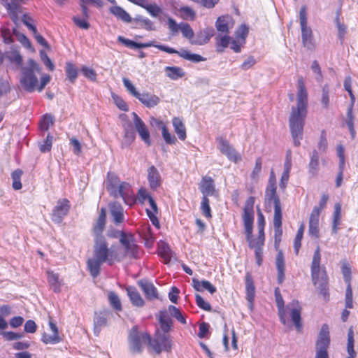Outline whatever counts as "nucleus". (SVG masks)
I'll use <instances>...</instances> for the list:
<instances>
[{
  "mask_svg": "<svg viewBox=\"0 0 358 358\" xmlns=\"http://www.w3.org/2000/svg\"><path fill=\"white\" fill-rule=\"evenodd\" d=\"M308 92L302 77L297 81L296 106L292 108L289 118L290 132L294 145L296 147L301 144L303 138V127L307 115Z\"/></svg>",
  "mask_w": 358,
  "mask_h": 358,
  "instance_id": "f257e3e1",
  "label": "nucleus"
},
{
  "mask_svg": "<svg viewBox=\"0 0 358 358\" xmlns=\"http://www.w3.org/2000/svg\"><path fill=\"white\" fill-rule=\"evenodd\" d=\"M122 259L123 255L120 254L118 246H109L106 238H98L94 241L93 257L87 260V267L91 275L96 278L99 275L101 266L103 263L112 265Z\"/></svg>",
  "mask_w": 358,
  "mask_h": 358,
  "instance_id": "f03ea898",
  "label": "nucleus"
},
{
  "mask_svg": "<svg viewBox=\"0 0 358 358\" xmlns=\"http://www.w3.org/2000/svg\"><path fill=\"white\" fill-rule=\"evenodd\" d=\"M254 204L255 198L253 196H250L245 203L243 220L244 224L245 238L250 248L254 250L263 249V245L265 241L264 233L258 232L257 238H252Z\"/></svg>",
  "mask_w": 358,
  "mask_h": 358,
  "instance_id": "7ed1b4c3",
  "label": "nucleus"
},
{
  "mask_svg": "<svg viewBox=\"0 0 358 358\" xmlns=\"http://www.w3.org/2000/svg\"><path fill=\"white\" fill-rule=\"evenodd\" d=\"M117 41L120 43H122L125 46L130 48L131 49H136V48H148V47H155L157 49L166 52L167 53L170 54H177L180 57H181L183 59H185L188 61H191L193 62H200L206 61V58L202 57L200 55L194 54L190 52L189 50H181L180 51H178L172 48L160 45V44H155L154 42H148V43H136L131 40L125 38L124 37L122 36H119L117 37Z\"/></svg>",
  "mask_w": 358,
  "mask_h": 358,
  "instance_id": "20e7f679",
  "label": "nucleus"
},
{
  "mask_svg": "<svg viewBox=\"0 0 358 358\" xmlns=\"http://www.w3.org/2000/svg\"><path fill=\"white\" fill-rule=\"evenodd\" d=\"M274 294L276 305L278 309V315L281 322L283 324H286L287 321V310H288L295 328L298 331H300L302 329V324L301 322V313L302 308L299 304V302L296 300H293L290 303L285 307L284 300L278 287L275 289Z\"/></svg>",
  "mask_w": 358,
  "mask_h": 358,
  "instance_id": "39448f33",
  "label": "nucleus"
},
{
  "mask_svg": "<svg viewBox=\"0 0 358 358\" xmlns=\"http://www.w3.org/2000/svg\"><path fill=\"white\" fill-rule=\"evenodd\" d=\"M41 68L34 59L28 60L27 66L22 68V76L20 83L28 92H33L38 86V78L36 73H40Z\"/></svg>",
  "mask_w": 358,
  "mask_h": 358,
  "instance_id": "423d86ee",
  "label": "nucleus"
},
{
  "mask_svg": "<svg viewBox=\"0 0 358 358\" xmlns=\"http://www.w3.org/2000/svg\"><path fill=\"white\" fill-rule=\"evenodd\" d=\"M320 249L318 246L313 255L311 264V277L313 282L321 290L324 291L328 283V276L324 268L320 266Z\"/></svg>",
  "mask_w": 358,
  "mask_h": 358,
  "instance_id": "0eeeda50",
  "label": "nucleus"
},
{
  "mask_svg": "<svg viewBox=\"0 0 358 358\" xmlns=\"http://www.w3.org/2000/svg\"><path fill=\"white\" fill-rule=\"evenodd\" d=\"M129 349L132 354H140L144 347L150 345V336L144 332H140L133 327L129 334Z\"/></svg>",
  "mask_w": 358,
  "mask_h": 358,
  "instance_id": "6e6552de",
  "label": "nucleus"
},
{
  "mask_svg": "<svg viewBox=\"0 0 358 358\" xmlns=\"http://www.w3.org/2000/svg\"><path fill=\"white\" fill-rule=\"evenodd\" d=\"M299 22L301 30V40L303 46L308 50L314 49V38L311 28L308 26V17L306 6H303L300 8Z\"/></svg>",
  "mask_w": 358,
  "mask_h": 358,
  "instance_id": "1a4fd4ad",
  "label": "nucleus"
},
{
  "mask_svg": "<svg viewBox=\"0 0 358 358\" xmlns=\"http://www.w3.org/2000/svg\"><path fill=\"white\" fill-rule=\"evenodd\" d=\"M330 344L329 327L323 324L316 342L315 358H329L327 349Z\"/></svg>",
  "mask_w": 358,
  "mask_h": 358,
  "instance_id": "9d476101",
  "label": "nucleus"
},
{
  "mask_svg": "<svg viewBox=\"0 0 358 358\" xmlns=\"http://www.w3.org/2000/svg\"><path fill=\"white\" fill-rule=\"evenodd\" d=\"M167 332L157 331L153 339L150 338V346L157 354L163 351L169 352L171 349L172 342Z\"/></svg>",
  "mask_w": 358,
  "mask_h": 358,
  "instance_id": "9b49d317",
  "label": "nucleus"
},
{
  "mask_svg": "<svg viewBox=\"0 0 358 358\" xmlns=\"http://www.w3.org/2000/svg\"><path fill=\"white\" fill-rule=\"evenodd\" d=\"M167 25L173 35L180 31L182 36L189 41L190 43L191 41L194 39V31L189 24L185 22H180L178 24L174 19L169 17L167 20Z\"/></svg>",
  "mask_w": 358,
  "mask_h": 358,
  "instance_id": "f8f14e48",
  "label": "nucleus"
},
{
  "mask_svg": "<svg viewBox=\"0 0 358 358\" xmlns=\"http://www.w3.org/2000/svg\"><path fill=\"white\" fill-rule=\"evenodd\" d=\"M217 148L222 154L224 155L229 160L237 164L242 160L241 155L234 149L229 142L222 137L216 139Z\"/></svg>",
  "mask_w": 358,
  "mask_h": 358,
  "instance_id": "ddd939ff",
  "label": "nucleus"
},
{
  "mask_svg": "<svg viewBox=\"0 0 358 358\" xmlns=\"http://www.w3.org/2000/svg\"><path fill=\"white\" fill-rule=\"evenodd\" d=\"M120 241L121 244L124 246L125 252L124 254L121 253L123 255V258L125 256H128L131 258H138L139 255L138 247L135 243V241L133 238V236L131 235H127L124 232H120Z\"/></svg>",
  "mask_w": 358,
  "mask_h": 358,
  "instance_id": "4468645a",
  "label": "nucleus"
},
{
  "mask_svg": "<svg viewBox=\"0 0 358 358\" xmlns=\"http://www.w3.org/2000/svg\"><path fill=\"white\" fill-rule=\"evenodd\" d=\"M276 186L267 185L265 191V203L269 207L273 205L274 215L282 214L280 198L276 193Z\"/></svg>",
  "mask_w": 358,
  "mask_h": 358,
  "instance_id": "2eb2a0df",
  "label": "nucleus"
},
{
  "mask_svg": "<svg viewBox=\"0 0 358 358\" xmlns=\"http://www.w3.org/2000/svg\"><path fill=\"white\" fill-rule=\"evenodd\" d=\"M70 209L69 201L66 199H59L51 214L52 220L55 223H61Z\"/></svg>",
  "mask_w": 358,
  "mask_h": 358,
  "instance_id": "dca6fc26",
  "label": "nucleus"
},
{
  "mask_svg": "<svg viewBox=\"0 0 358 358\" xmlns=\"http://www.w3.org/2000/svg\"><path fill=\"white\" fill-rule=\"evenodd\" d=\"M132 115L134 117V127L136 131H138L140 137L145 142V143L150 145L151 144L150 138V132L145 124L135 112L132 113Z\"/></svg>",
  "mask_w": 358,
  "mask_h": 358,
  "instance_id": "f3484780",
  "label": "nucleus"
},
{
  "mask_svg": "<svg viewBox=\"0 0 358 358\" xmlns=\"http://www.w3.org/2000/svg\"><path fill=\"white\" fill-rule=\"evenodd\" d=\"M48 324L52 332L51 334L43 333L41 341L45 344H57L62 341L59 335L58 328L52 318L49 319Z\"/></svg>",
  "mask_w": 358,
  "mask_h": 358,
  "instance_id": "a211bd4d",
  "label": "nucleus"
},
{
  "mask_svg": "<svg viewBox=\"0 0 358 358\" xmlns=\"http://www.w3.org/2000/svg\"><path fill=\"white\" fill-rule=\"evenodd\" d=\"M118 192L115 194V196H117V194L120 196L125 203L128 205H132L134 203V194L131 189V185L127 182H122L117 185Z\"/></svg>",
  "mask_w": 358,
  "mask_h": 358,
  "instance_id": "6ab92c4d",
  "label": "nucleus"
},
{
  "mask_svg": "<svg viewBox=\"0 0 358 358\" xmlns=\"http://www.w3.org/2000/svg\"><path fill=\"white\" fill-rule=\"evenodd\" d=\"M106 209L102 208L100 210L99 217L94 223L92 229V235L94 236V241L98 238H105L102 233L104 230L106 225Z\"/></svg>",
  "mask_w": 358,
  "mask_h": 358,
  "instance_id": "aec40b11",
  "label": "nucleus"
},
{
  "mask_svg": "<svg viewBox=\"0 0 358 358\" xmlns=\"http://www.w3.org/2000/svg\"><path fill=\"white\" fill-rule=\"evenodd\" d=\"M234 22L229 15H222L217 18L215 22L217 30L222 34H228L229 30L233 28Z\"/></svg>",
  "mask_w": 358,
  "mask_h": 358,
  "instance_id": "412c9836",
  "label": "nucleus"
},
{
  "mask_svg": "<svg viewBox=\"0 0 358 358\" xmlns=\"http://www.w3.org/2000/svg\"><path fill=\"white\" fill-rule=\"evenodd\" d=\"M213 35L214 29L212 27H207L204 29L200 30L196 34V38L191 41V44L197 45L206 44Z\"/></svg>",
  "mask_w": 358,
  "mask_h": 358,
  "instance_id": "4be33fe9",
  "label": "nucleus"
},
{
  "mask_svg": "<svg viewBox=\"0 0 358 358\" xmlns=\"http://www.w3.org/2000/svg\"><path fill=\"white\" fill-rule=\"evenodd\" d=\"M109 210L113 222L115 224H120L124 222V209L120 203L117 202L110 203L109 204Z\"/></svg>",
  "mask_w": 358,
  "mask_h": 358,
  "instance_id": "5701e85b",
  "label": "nucleus"
},
{
  "mask_svg": "<svg viewBox=\"0 0 358 358\" xmlns=\"http://www.w3.org/2000/svg\"><path fill=\"white\" fill-rule=\"evenodd\" d=\"M199 189L203 194V196L214 195L215 192V187L214 180L211 177H203L199 185Z\"/></svg>",
  "mask_w": 358,
  "mask_h": 358,
  "instance_id": "b1692460",
  "label": "nucleus"
},
{
  "mask_svg": "<svg viewBox=\"0 0 358 358\" xmlns=\"http://www.w3.org/2000/svg\"><path fill=\"white\" fill-rule=\"evenodd\" d=\"M308 173L315 177L320 171V155L316 150L312 151L310 154V161L308 165Z\"/></svg>",
  "mask_w": 358,
  "mask_h": 358,
  "instance_id": "393cba45",
  "label": "nucleus"
},
{
  "mask_svg": "<svg viewBox=\"0 0 358 358\" xmlns=\"http://www.w3.org/2000/svg\"><path fill=\"white\" fill-rule=\"evenodd\" d=\"M148 180L152 189H156L161 185V176L154 166H151L148 169Z\"/></svg>",
  "mask_w": 358,
  "mask_h": 358,
  "instance_id": "a878e982",
  "label": "nucleus"
},
{
  "mask_svg": "<svg viewBox=\"0 0 358 358\" xmlns=\"http://www.w3.org/2000/svg\"><path fill=\"white\" fill-rule=\"evenodd\" d=\"M138 285L141 287L145 296L148 299H154L157 298V291L154 285L147 280H140Z\"/></svg>",
  "mask_w": 358,
  "mask_h": 358,
  "instance_id": "bb28decb",
  "label": "nucleus"
},
{
  "mask_svg": "<svg viewBox=\"0 0 358 358\" xmlns=\"http://www.w3.org/2000/svg\"><path fill=\"white\" fill-rule=\"evenodd\" d=\"M158 320L160 323V327L164 332H169L171 329L172 321L169 316V309L162 310L157 315Z\"/></svg>",
  "mask_w": 358,
  "mask_h": 358,
  "instance_id": "cd10ccee",
  "label": "nucleus"
},
{
  "mask_svg": "<svg viewBox=\"0 0 358 358\" xmlns=\"http://www.w3.org/2000/svg\"><path fill=\"white\" fill-rule=\"evenodd\" d=\"M275 266L278 271L277 280L279 284H282L285 278V259L282 251H279L275 259Z\"/></svg>",
  "mask_w": 358,
  "mask_h": 358,
  "instance_id": "c85d7f7f",
  "label": "nucleus"
},
{
  "mask_svg": "<svg viewBox=\"0 0 358 358\" xmlns=\"http://www.w3.org/2000/svg\"><path fill=\"white\" fill-rule=\"evenodd\" d=\"M137 99L148 108H153L160 101L159 97L148 93H140Z\"/></svg>",
  "mask_w": 358,
  "mask_h": 358,
  "instance_id": "c756f323",
  "label": "nucleus"
},
{
  "mask_svg": "<svg viewBox=\"0 0 358 358\" xmlns=\"http://www.w3.org/2000/svg\"><path fill=\"white\" fill-rule=\"evenodd\" d=\"M245 289H246V298L249 302L250 308L252 307V302L255 298V288L252 278L250 273H247L245 276Z\"/></svg>",
  "mask_w": 358,
  "mask_h": 358,
  "instance_id": "7c9ffc66",
  "label": "nucleus"
},
{
  "mask_svg": "<svg viewBox=\"0 0 358 358\" xmlns=\"http://www.w3.org/2000/svg\"><path fill=\"white\" fill-rule=\"evenodd\" d=\"M273 226H274V238L275 246L277 248L281 241L282 234V214L274 215L273 217Z\"/></svg>",
  "mask_w": 358,
  "mask_h": 358,
  "instance_id": "2f4dec72",
  "label": "nucleus"
},
{
  "mask_svg": "<svg viewBox=\"0 0 358 358\" xmlns=\"http://www.w3.org/2000/svg\"><path fill=\"white\" fill-rule=\"evenodd\" d=\"M48 281L50 288L55 292H59L61 287L62 285V280L59 279V276L57 273H54L52 271H47Z\"/></svg>",
  "mask_w": 358,
  "mask_h": 358,
  "instance_id": "473e14b6",
  "label": "nucleus"
},
{
  "mask_svg": "<svg viewBox=\"0 0 358 358\" xmlns=\"http://www.w3.org/2000/svg\"><path fill=\"white\" fill-rule=\"evenodd\" d=\"M192 285L194 288L198 292H203L206 289L213 294L216 292L217 290L214 285H213L209 281L205 280L199 281V280L194 278L192 280Z\"/></svg>",
  "mask_w": 358,
  "mask_h": 358,
  "instance_id": "72a5a7b5",
  "label": "nucleus"
},
{
  "mask_svg": "<svg viewBox=\"0 0 358 358\" xmlns=\"http://www.w3.org/2000/svg\"><path fill=\"white\" fill-rule=\"evenodd\" d=\"M127 292L129 299L134 306L137 307H142L144 306V300L135 287H128L127 288Z\"/></svg>",
  "mask_w": 358,
  "mask_h": 358,
  "instance_id": "f704fd0d",
  "label": "nucleus"
},
{
  "mask_svg": "<svg viewBox=\"0 0 358 358\" xmlns=\"http://www.w3.org/2000/svg\"><path fill=\"white\" fill-rule=\"evenodd\" d=\"M107 325V317L103 313H96L94 318V333L98 336L103 327Z\"/></svg>",
  "mask_w": 358,
  "mask_h": 358,
  "instance_id": "c9c22d12",
  "label": "nucleus"
},
{
  "mask_svg": "<svg viewBox=\"0 0 358 358\" xmlns=\"http://www.w3.org/2000/svg\"><path fill=\"white\" fill-rule=\"evenodd\" d=\"M341 220V205L336 203L334 205V211L332 220V234H336L339 230V226Z\"/></svg>",
  "mask_w": 358,
  "mask_h": 358,
  "instance_id": "e433bc0d",
  "label": "nucleus"
},
{
  "mask_svg": "<svg viewBox=\"0 0 358 358\" xmlns=\"http://www.w3.org/2000/svg\"><path fill=\"white\" fill-rule=\"evenodd\" d=\"M164 71L166 76L173 80H176L185 76L183 69L178 66H166Z\"/></svg>",
  "mask_w": 358,
  "mask_h": 358,
  "instance_id": "4c0bfd02",
  "label": "nucleus"
},
{
  "mask_svg": "<svg viewBox=\"0 0 358 358\" xmlns=\"http://www.w3.org/2000/svg\"><path fill=\"white\" fill-rule=\"evenodd\" d=\"M141 7L143 8L147 12L153 17H158L162 13V9L155 3H148L146 0H144Z\"/></svg>",
  "mask_w": 358,
  "mask_h": 358,
  "instance_id": "58836bf2",
  "label": "nucleus"
},
{
  "mask_svg": "<svg viewBox=\"0 0 358 358\" xmlns=\"http://www.w3.org/2000/svg\"><path fill=\"white\" fill-rule=\"evenodd\" d=\"M216 45L217 52H222L224 50L227 48L231 41V37L228 34H224L222 35L219 34L216 38Z\"/></svg>",
  "mask_w": 358,
  "mask_h": 358,
  "instance_id": "ea45409f",
  "label": "nucleus"
},
{
  "mask_svg": "<svg viewBox=\"0 0 358 358\" xmlns=\"http://www.w3.org/2000/svg\"><path fill=\"white\" fill-rule=\"evenodd\" d=\"M172 122L174 130L178 134V138L184 141L186 138V130L182 120L179 117H174Z\"/></svg>",
  "mask_w": 358,
  "mask_h": 358,
  "instance_id": "a19ab883",
  "label": "nucleus"
},
{
  "mask_svg": "<svg viewBox=\"0 0 358 358\" xmlns=\"http://www.w3.org/2000/svg\"><path fill=\"white\" fill-rule=\"evenodd\" d=\"M110 12L117 18L120 19L124 22L129 23L131 21V17L129 14L120 6H113L110 8Z\"/></svg>",
  "mask_w": 358,
  "mask_h": 358,
  "instance_id": "79ce46f5",
  "label": "nucleus"
},
{
  "mask_svg": "<svg viewBox=\"0 0 358 358\" xmlns=\"http://www.w3.org/2000/svg\"><path fill=\"white\" fill-rule=\"evenodd\" d=\"M5 7L12 16L13 20H15L18 13L20 12V6L18 1L11 0L10 3H6Z\"/></svg>",
  "mask_w": 358,
  "mask_h": 358,
  "instance_id": "37998d69",
  "label": "nucleus"
},
{
  "mask_svg": "<svg viewBox=\"0 0 358 358\" xmlns=\"http://www.w3.org/2000/svg\"><path fill=\"white\" fill-rule=\"evenodd\" d=\"M134 21L137 24L148 31L155 30L153 22L148 17L138 15L134 18Z\"/></svg>",
  "mask_w": 358,
  "mask_h": 358,
  "instance_id": "c03bdc74",
  "label": "nucleus"
},
{
  "mask_svg": "<svg viewBox=\"0 0 358 358\" xmlns=\"http://www.w3.org/2000/svg\"><path fill=\"white\" fill-rule=\"evenodd\" d=\"M66 73L68 80L71 83H75L78 75L77 67L71 62H66Z\"/></svg>",
  "mask_w": 358,
  "mask_h": 358,
  "instance_id": "a18cd8bd",
  "label": "nucleus"
},
{
  "mask_svg": "<svg viewBox=\"0 0 358 358\" xmlns=\"http://www.w3.org/2000/svg\"><path fill=\"white\" fill-rule=\"evenodd\" d=\"M5 57L10 62L15 64L17 66H20L22 64V57L16 50L12 49L6 52Z\"/></svg>",
  "mask_w": 358,
  "mask_h": 358,
  "instance_id": "49530a36",
  "label": "nucleus"
},
{
  "mask_svg": "<svg viewBox=\"0 0 358 358\" xmlns=\"http://www.w3.org/2000/svg\"><path fill=\"white\" fill-rule=\"evenodd\" d=\"M108 299L109 301V303L110 306L117 311L122 310V304L120 299L118 296V295L113 292L110 291L108 294Z\"/></svg>",
  "mask_w": 358,
  "mask_h": 358,
  "instance_id": "de8ad7c7",
  "label": "nucleus"
},
{
  "mask_svg": "<svg viewBox=\"0 0 358 358\" xmlns=\"http://www.w3.org/2000/svg\"><path fill=\"white\" fill-rule=\"evenodd\" d=\"M22 171L20 169L15 170L12 174L11 178L13 180L12 187L15 190H19L22 188L21 177L22 176Z\"/></svg>",
  "mask_w": 358,
  "mask_h": 358,
  "instance_id": "09e8293b",
  "label": "nucleus"
},
{
  "mask_svg": "<svg viewBox=\"0 0 358 358\" xmlns=\"http://www.w3.org/2000/svg\"><path fill=\"white\" fill-rule=\"evenodd\" d=\"M180 17L185 20H193L195 17V12L188 6H182L179 9Z\"/></svg>",
  "mask_w": 358,
  "mask_h": 358,
  "instance_id": "8fccbe9b",
  "label": "nucleus"
},
{
  "mask_svg": "<svg viewBox=\"0 0 358 358\" xmlns=\"http://www.w3.org/2000/svg\"><path fill=\"white\" fill-rule=\"evenodd\" d=\"M304 231V225L301 224L297 231V234L296 235V237L294 238V248L295 253L297 255L299 253V249L301 245V240L303 238V234Z\"/></svg>",
  "mask_w": 358,
  "mask_h": 358,
  "instance_id": "3c124183",
  "label": "nucleus"
},
{
  "mask_svg": "<svg viewBox=\"0 0 358 358\" xmlns=\"http://www.w3.org/2000/svg\"><path fill=\"white\" fill-rule=\"evenodd\" d=\"M248 32V27L245 24H241L235 32V38L240 40L242 43H245Z\"/></svg>",
  "mask_w": 358,
  "mask_h": 358,
  "instance_id": "603ef678",
  "label": "nucleus"
},
{
  "mask_svg": "<svg viewBox=\"0 0 358 358\" xmlns=\"http://www.w3.org/2000/svg\"><path fill=\"white\" fill-rule=\"evenodd\" d=\"M201 210L206 217L210 218L212 217L211 210L210 207V201L208 198H207L206 196H202V200L201 203Z\"/></svg>",
  "mask_w": 358,
  "mask_h": 358,
  "instance_id": "864d4df0",
  "label": "nucleus"
},
{
  "mask_svg": "<svg viewBox=\"0 0 358 358\" xmlns=\"http://www.w3.org/2000/svg\"><path fill=\"white\" fill-rule=\"evenodd\" d=\"M53 117L50 115H45L41 120L39 127L41 131H48L50 126L53 124Z\"/></svg>",
  "mask_w": 358,
  "mask_h": 358,
  "instance_id": "5fc2aeb1",
  "label": "nucleus"
},
{
  "mask_svg": "<svg viewBox=\"0 0 358 358\" xmlns=\"http://www.w3.org/2000/svg\"><path fill=\"white\" fill-rule=\"evenodd\" d=\"M262 164L261 158H257L255 162V166L250 174L251 179L255 182H257L259 179L262 171Z\"/></svg>",
  "mask_w": 358,
  "mask_h": 358,
  "instance_id": "6e6d98bb",
  "label": "nucleus"
},
{
  "mask_svg": "<svg viewBox=\"0 0 358 358\" xmlns=\"http://www.w3.org/2000/svg\"><path fill=\"white\" fill-rule=\"evenodd\" d=\"M168 308L169 315L176 318L182 324L186 323L185 317L182 315L180 311L178 308H176L174 306L170 305Z\"/></svg>",
  "mask_w": 358,
  "mask_h": 358,
  "instance_id": "4d7b16f0",
  "label": "nucleus"
},
{
  "mask_svg": "<svg viewBox=\"0 0 358 358\" xmlns=\"http://www.w3.org/2000/svg\"><path fill=\"white\" fill-rule=\"evenodd\" d=\"M336 24L338 29V37L339 40L343 41L347 33V27L340 22L338 15L336 17Z\"/></svg>",
  "mask_w": 358,
  "mask_h": 358,
  "instance_id": "13d9d810",
  "label": "nucleus"
},
{
  "mask_svg": "<svg viewBox=\"0 0 358 358\" xmlns=\"http://www.w3.org/2000/svg\"><path fill=\"white\" fill-rule=\"evenodd\" d=\"M196 299V305L201 309L206 310V311H210L211 310V306L210 304L206 301L199 294H196L195 296Z\"/></svg>",
  "mask_w": 358,
  "mask_h": 358,
  "instance_id": "bf43d9fd",
  "label": "nucleus"
},
{
  "mask_svg": "<svg viewBox=\"0 0 358 358\" xmlns=\"http://www.w3.org/2000/svg\"><path fill=\"white\" fill-rule=\"evenodd\" d=\"M342 273L345 281L350 285L351 280V268L347 262H343L341 266Z\"/></svg>",
  "mask_w": 358,
  "mask_h": 358,
  "instance_id": "052dcab7",
  "label": "nucleus"
},
{
  "mask_svg": "<svg viewBox=\"0 0 358 358\" xmlns=\"http://www.w3.org/2000/svg\"><path fill=\"white\" fill-rule=\"evenodd\" d=\"M81 71L85 78L92 81H96V73L94 69L89 68L87 66H83L81 69Z\"/></svg>",
  "mask_w": 358,
  "mask_h": 358,
  "instance_id": "680f3d73",
  "label": "nucleus"
},
{
  "mask_svg": "<svg viewBox=\"0 0 358 358\" xmlns=\"http://www.w3.org/2000/svg\"><path fill=\"white\" fill-rule=\"evenodd\" d=\"M329 86L325 85L322 88V94L321 98V103L325 108H327L329 104Z\"/></svg>",
  "mask_w": 358,
  "mask_h": 358,
  "instance_id": "e2e57ef3",
  "label": "nucleus"
},
{
  "mask_svg": "<svg viewBox=\"0 0 358 358\" xmlns=\"http://www.w3.org/2000/svg\"><path fill=\"white\" fill-rule=\"evenodd\" d=\"M52 143V136L48 134L43 143L40 144V150L42 152H49L51 150Z\"/></svg>",
  "mask_w": 358,
  "mask_h": 358,
  "instance_id": "0e129e2a",
  "label": "nucleus"
},
{
  "mask_svg": "<svg viewBox=\"0 0 358 358\" xmlns=\"http://www.w3.org/2000/svg\"><path fill=\"white\" fill-rule=\"evenodd\" d=\"M122 82L124 84V86L127 88V90L136 99L138 98V95L140 94L139 92H138L134 86V85L131 83V81L126 78H124L122 79Z\"/></svg>",
  "mask_w": 358,
  "mask_h": 358,
  "instance_id": "69168bd1",
  "label": "nucleus"
},
{
  "mask_svg": "<svg viewBox=\"0 0 358 358\" xmlns=\"http://www.w3.org/2000/svg\"><path fill=\"white\" fill-rule=\"evenodd\" d=\"M40 57L43 64L48 68L50 71H53L55 69L54 64L44 50L40 51Z\"/></svg>",
  "mask_w": 358,
  "mask_h": 358,
  "instance_id": "338daca9",
  "label": "nucleus"
},
{
  "mask_svg": "<svg viewBox=\"0 0 358 358\" xmlns=\"http://www.w3.org/2000/svg\"><path fill=\"white\" fill-rule=\"evenodd\" d=\"M162 136L168 144H173L176 141V138L174 136L171 135L167 130L165 125H162Z\"/></svg>",
  "mask_w": 358,
  "mask_h": 358,
  "instance_id": "774afa93",
  "label": "nucleus"
}]
</instances>
